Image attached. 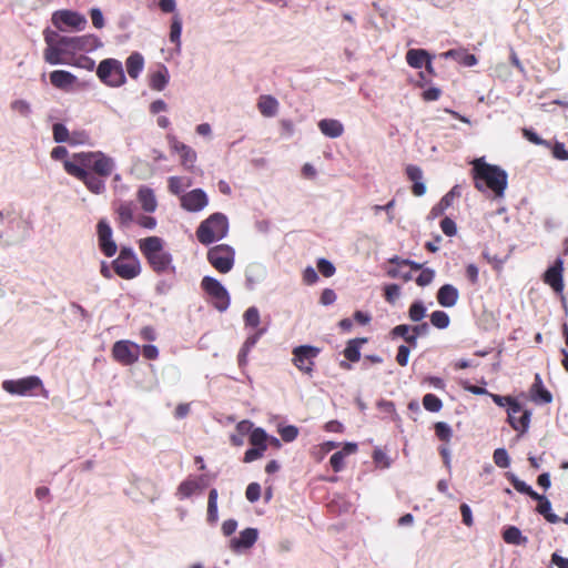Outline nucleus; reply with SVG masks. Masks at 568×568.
Instances as JSON below:
<instances>
[{
	"mask_svg": "<svg viewBox=\"0 0 568 568\" xmlns=\"http://www.w3.org/2000/svg\"><path fill=\"white\" fill-rule=\"evenodd\" d=\"M138 245L148 265L155 274L174 275L176 273L173 255L165 248L166 243L162 237L148 236L139 240Z\"/></svg>",
	"mask_w": 568,
	"mask_h": 568,
	"instance_id": "nucleus-1",
	"label": "nucleus"
},
{
	"mask_svg": "<svg viewBox=\"0 0 568 568\" xmlns=\"http://www.w3.org/2000/svg\"><path fill=\"white\" fill-rule=\"evenodd\" d=\"M471 174L474 185L478 191H484V185L491 190L497 197L504 195L507 187V173L498 165L485 162L483 158L473 162Z\"/></svg>",
	"mask_w": 568,
	"mask_h": 568,
	"instance_id": "nucleus-2",
	"label": "nucleus"
},
{
	"mask_svg": "<svg viewBox=\"0 0 568 568\" xmlns=\"http://www.w3.org/2000/svg\"><path fill=\"white\" fill-rule=\"evenodd\" d=\"M68 161L102 178H109L115 169L113 158L101 151L74 153Z\"/></svg>",
	"mask_w": 568,
	"mask_h": 568,
	"instance_id": "nucleus-3",
	"label": "nucleus"
},
{
	"mask_svg": "<svg viewBox=\"0 0 568 568\" xmlns=\"http://www.w3.org/2000/svg\"><path fill=\"white\" fill-rule=\"evenodd\" d=\"M489 396L496 405L500 407L508 406L507 420L514 430L518 432L520 435L528 430L531 417L530 410L524 409L520 403L511 396H501L490 393Z\"/></svg>",
	"mask_w": 568,
	"mask_h": 568,
	"instance_id": "nucleus-4",
	"label": "nucleus"
},
{
	"mask_svg": "<svg viewBox=\"0 0 568 568\" xmlns=\"http://www.w3.org/2000/svg\"><path fill=\"white\" fill-rule=\"evenodd\" d=\"M229 232V220L225 214L216 212L202 221L196 229L197 241L203 245H210L224 239Z\"/></svg>",
	"mask_w": 568,
	"mask_h": 568,
	"instance_id": "nucleus-5",
	"label": "nucleus"
},
{
	"mask_svg": "<svg viewBox=\"0 0 568 568\" xmlns=\"http://www.w3.org/2000/svg\"><path fill=\"white\" fill-rule=\"evenodd\" d=\"M114 273L123 280H133L141 274V263L131 247L123 246L112 262Z\"/></svg>",
	"mask_w": 568,
	"mask_h": 568,
	"instance_id": "nucleus-6",
	"label": "nucleus"
},
{
	"mask_svg": "<svg viewBox=\"0 0 568 568\" xmlns=\"http://www.w3.org/2000/svg\"><path fill=\"white\" fill-rule=\"evenodd\" d=\"M97 75L102 83L111 88H118L125 83V74L121 61L104 59L97 68Z\"/></svg>",
	"mask_w": 568,
	"mask_h": 568,
	"instance_id": "nucleus-7",
	"label": "nucleus"
},
{
	"mask_svg": "<svg viewBox=\"0 0 568 568\" xmlns=\"http://www.w3.org/2000/svg\"><path fill=\"white\" fill-rule=\"evenodd\" d=\"M209 263L220 273H229L235 263V251L227 244H217L206 253Z\"/></svg>",
	"mask_w": 568,
	"mask_h": 568,
	"instance_id": "nucleus-8",
	"label": "nucleus"
},
{
	"mask_svg": "<svg viewBox=\"0 0 568 568\" xmlns=\"http://www.w3.org/2000/svg\"><path fill=\"white\" fill-rule=\"evenodd\" d=\"M63 169L69 175L81 181L90 192L101 194L105 191V178L91 173L84 168L73 165V163L69 161H63Z\"/></svg>",
	"mask_w": 568,
	"mask_h": 568,
	"instance_id": "nucleus-9",
	"label": "nucleus"
},
{
	"mask_svg": "<svg viewBox=\"0 0 568 568\" xmlns=\"http://www.w3.org/2000/svg\"><path fill=\"white\" fill-rule=\"evenodd\" d=\"M321 349L312 345H300L292 351V363L303 374L312 376L315 366V358Z\"/></svg>",
	"mask_w": 568,
	"mask_h": 568,
	"instance_id": "nucleus-10",
	"label": "nucleus"
},
{
	"mask_svg": "<svg viewBox=\"0 0 568 568\" xmlns=\"http://www.w3.org/2000/svg\"><path fill=\"white\" fill-rule=\"evenodd\" d=\"M202 290L211 297L219 311H225L230 305V295L226 288L214 277L204 276L201 282Z\"/></svg>",
	"mask_w": 568,
	"mask_h": 568,
	"instance_id": "nucleus-11",
	"label": "nucleus"
},
{
	"mask_svg": "<svg viewBox=\"0 0 568 568\" xmlns=\"http://www.w3.org/2000/svg\"><path fill=\"white\" fill-rule=\"evenodd\" d=\"M51 21L53 26L63 31L70 28L75 31H81L87 27V19L83 14L72 10H58L52 13Z\"/></svg>",
	"mask_w": 568,
	"mask_h": 568,
	"instance_id": "nucleus-12",
	"label": "nucleus"
},
{
	"mask_svg": "<svg viewBox=\"0 0 568 568\" xmlns=\"http://www.w3.org/2000/svg\"><path fill=\"white\" fill-rule=\"evenodd\" d=\"M139 345L130 341H118L113 344L112 356L122 365H132L139 358Z\"/></svg>",
	"mask_w": 568,
	"mask_h": 568,
	"instance_id": "nucleus-13",
	"label": "nucleus"
},
{
	"mask_svg": "<svg viewBox=\"0 0 568 568\" xmlns=\"http://www.w3.org/2000/svg\"><path fill=\"white\" fill-rule=\"evenodd\" d=\"M41 386L42 382L38 376H28L16 381H4L2 383V387L6 392L22 396Z\"/></svg>",
	"mask_w": 568,
	"mask_h": 568,
	"instance_id": "nucleus-14",
	"label": "nucleus"
},
{
	"mask_svg": "<svg viewBox=\"0 0 568 568\" xmlns=\"http://www.w3.org/2000/svg\"><path fill=\"white\" fill-rule=\"evenodd\" d=\"M98 242L101 252L111 257L116 253L118 246L112 239V229L105 220H100L97 225Z\"/></svg>",
	"mask_w": 568,
	"mask_h": 568,
	"instance_id": "nucleus-15",
	"label": "nucleus"
},
{
	"mask_svg": "<svg viewBox=\"0 0 568 568\" xmlns=\"http://www.w3.org/2000/svg\"><path fill=\"white\" fill-rule=\"evenodd\" d=\"M209 203L206 193L202 189H194L181 196V206L189 212H199Z\"/></svg>",
	"mask_w": 568,
	"mask_h": 568,
	"instance_id": "nucleus-16",
	"label": "nucleus"
},
{
	"mask_svg": "<svg viewBox=\"0 0 568 568\" xmlns=\"http://www.w3.org/2000/svg\"><path fill=\"white\" fill-rule=\"evenodd\" d=\"M170 148L181 156V164L185 168H192L196 161L195 151L174 135H168Z\"/></svg>",
	"mask_w": 568,
	"mask_h": 568,
	"instance_id": "nucleus-17",
	"label": "nucleus"
},
{
	"mask_svg": "<svg viewBox=\"0 0 568 568\" xmlns=\"http://www.w3.org/2000/svg\"><path fill=\"white\" fill-rule=\"evenodd\" d=\"M562 272L564 262L558 258L544 274V282L557 293L564 290Z\"/></svg>",
	"mask_w": 568,
	"mask_h": 568,
	"instance_id": "nucleus-18",
	"label": "nucleus"
},
{
	"mask_svg": "<svg viewBox=\"0 0 568 568\" xmlns=\"http://www.w3.org/2000/svg\"><path fill=\"white\" fill-rule=\"evenodd\" d=\"M102 47L101 40L94 34H83L74 37L72 53L75 52H92Z\"/></svg>",
	"mask_w": 568,
	"mask_h": 568,
	"instance_id": "nucleus-19",
	"label": "nucleus"
},
{
	"mask_svg": "<svg viewBox=\"0 0 568 568\" xmlns=\"http://www.w3.org/2000/svg\"><path fill=\"white\" fill-rule=\"evenodd\" d=\"M530 398L537 404H549L552 402L551 393L544 386L539 374L535 375L534 383L529 389Z\"/></svg>",
	"mask_w": 568,
	"mask_h": 568,
	"instance_id": "nucleus-20",
	"label": "nucleus"
},
{
	"mask_svg": "<svg viewBox=\"0 0 568 568\" xmlns=\"http://www.w3.org/2000/svg\"><path fill=\"white\" fill-rule=\"evenodd\" d=\"M357 452V445L355 443H347L344 447L334 453L329 458V464L335 473H338L345 467V458Z\"/></svg>",
	"mask_w": 568,
	"mask_h": 568,
	"instance_id": "nucleus-21",
	"label": "nucleus"
},
{
	"mask_svg": "<svg viewBox=\"0 0 568 568\" xmlns=\"http://www.w3.org/2000/svg\"><path fill=\"white\" fill-rule=\"evenodd\" d=\"M437 302L443 307H453L456 305L459 293L458 290L452 284H444L437 292Z\"/></svg>",
	"mask_w": 568,
	"mask_h": 568,
	"instance_id": "nucleus-22",
	"label": "nucleus"
},
{
	"mask_svg": "<svg viewBox=\"0 0 568 568\" xmlns=\"http://www.w3.org/2000/svg\"><path fill=\"white\" fill-rule=\"evenodd\" d=\"M134 204L131 201L119 202L114 209L118 215V223L121 227H128L134 219Z\"/></svg>",
	"mask_w": 568,
	"mask_h": 568,
	"instance_id": "nucleus-23",
	"label": "nucleus"
},
{
	"mask_svg": "<svg viewBox=\"0 0 568 568\" xmlns=\"http://www.w3.org/2000/svg\"><path fill=\"white\" fill-rule=\"evenodd\" d=\"M265 333L264 328H260L254 334L248 336L245 342L243 343L239 355H237V363L241 368L245 367L247 364V356L250 351L255 346V344L258 342L261 336Z\"/></svg>",
	"mask_w": 568,
	"mask_h": 568,
	"instance_id": "nucleus-24",
	"label": "nucleus"
},
{
	"mask_svg": "<svg viewBox=\"0 0 568 568\" xmlns=\"http://www.w3.org/2000/svg\"><path fill=\"white\" fill-rule=\"evenodd\" d=\"M320 131L327 138L336 139L344 133L343 124L335 119H323L318 122Z\"/></svg>",
	"mask_w": 568,
	"mask_h": 568,
	"instance_id": "nucleus-25",
	"label": "nucleus"
},
{
	"mask_svg": "<svg viewBox=\"0 0 568 568\" xmlns=\"http://www.w3.org/2000/svg\"><path fill=\"white\" fill-rule=\"evenodd\" d=\"M136 196L139 203L145 212L152 213L156 210L158 202L152 189L148 186H141L138 191Z\"/></svg>",
	"mask_w": 568,
	"mask_h": 568,
	"instance_id": "nucleus-26",
	"label": "nucleus"
},
{
	"mask_svg": "<svg viewBox=\"0 0 568 568\" xmlns=\"http://www.w3.org/2000/svg\"><path fill=\"white\" fill-rule=\"evenodd\" d=\"M77 78L65 70H54L50 73V82L58 89H67L75 82Z\"/></svg>",
	"mask_w": 568,
	"mask_h": 568,
	"instance_id": "nucleus-27",
	"label": "nucleus"
},
{
	"mask_svg": "<svg viewBox=\"0 0 568 568\" xmlns=\"http://www.w3.org/2000/svg\"><path fill=\"white\" fill-rule=\"evenodd\" d=\"M257 109L266 118L274 116L278 111V101L270 94H263L258 98Z\"/></svg>",
	"mask_w": 568,
	"mask_h": 568,
	"instance_id": "nucleus-28",
	"label": "nucleus"
},
{
	"mask_svg": "<svg viewBox=\"0 0 568 568\" xmlns=\"http://www.w3.org/2000/svg\"><path fill=\"white\" fill-rule=\"evenodd\" d=\"M365 343H367L365 337L349 339L343 351L344 357L352 363L358 362L361 358V346Z\"/></svg>",
	"mask_w": 568,
	"mask_h": 568,
	"instance_id": "nucleus-29",
	"label": "nucleus"
},
{
	"mask_svg": "<svg viewBox=\"0 0 568 568\" xmlns=\"http://www.w3.org/2000/svg\"><path fill=\"white\" fill-rule=\"evenodd\" d=\"M126 72L130 78L138 79L144 68V59L141 53H131L125 61Z\"/></svg>",
	"mask_w": 568,
	"mask_h": 568,
	"instance_id": "nucleus-30",
	"label": "nucleus"
},
{
	"mask_svg": "<svg viewBox=\"0 0 568 568\" xmlns=\"http://www.w3.org/2000/svg\"><path fill=\"white\" fill-rule=\"evenodd\" d=\"M429 53L424 49H410L406 53V61L409 67L420 69L429 60Z\"/></svg>",
	"mask_w": 568,
	"mask_h": 568,
	"instance_id": "nucleus-31",
	"label": "nucleus"
},
{
	"mask_svg": "<svg viewBox=\"0 0 568 568\" xmlns=\"http://www.w3.org/2000/svg\"><path fill=\"white\" fill-rule=\"evenodd\" d=\"M538 501L536 510L544 516V518L550 524H557L560 519L551 511L550 501L544 496L538 494L537 498H532Z\"/></svg>",
	"mask_w": 568,
	"mask_h": 568,
	"instance_id": "nucleus-32",
	"label": "nucleus"
},
{
	"mask_svg": "<svg viewBox=\"0 0 568 568\" xmlns=\"http://www.w3.org/2000/svg\"><path fill=\"white\" fill-rule=\"evenodd\" d=\"M203 488L201 478H187L183 480L178 487V496L183 498L191 497L195 491Z\"/></svg>",
	"mask_w": 568,
	"mask_h": 568,
	"instance_id": "nucleus-33",
	"label": "nucleus"
},
{
	"mask_svg": "<svg viewBox=\"0 0 568 568\" xmlns=\"http://www.w3.org/2000/svg\"><path fill=\"white\" fill-rule=\"evenodd\" d=\"M169 83V72L166 67L162 65L158 71L153 72L149 79V85L152 90L162 91Z\"/></svg>",
	"mask_w": 568,
	"mask_h": 568,
	"instance_id": "nucleus-34",
	"label": "nucleus"
},
{
	"mask_svg": "<svg viewBox=\"0 0 568 568\" xmlns=\"http://www.w3.org/2000/svg\"><path fill=\"white\" fill-rule=\"evenodd\" d=\"M257 539V530L255 528H246L240 532V536L232 540L235 548H250Z\"/></svg>",
	"mask_w": 568,
	"mask_h": 568,
	"instance_id": "nucleus-35",
	"label": "nucleus"
},
{
	"mask_svg": "<svg viewBox=\"0 0 568 568\" xmlns=\"http://www.w3.org/2000/svg\"><path fill=\"white\" fill-rule=\"evenodd\" d=\"M65 53L59 45L47 47L43 51L44 61L49 64H62L68 63L62 59V54Z\"/></svg>",
	"mask_w": 568,
	"mask_h": 568,
	"instance_id": "nucleus-36",
	"label": "nucleus"
},
{
	"mask_svg": "<svg viewBox=\"0 0 568 568\" xmlns=\"http://www.w3.org/2000/svg\"><path fill=\"white\" fill-rule=\"evenodd\" d=\"M503 538L505 542L510 545H521L527 541V538L521 535V531L515 527L509 526L503 532Z\"/></svg>",
	"mask_w": 568,
	"mask_h": 568,
	"instance_id": "nucleus-37",
	"label": "nucleus"
},
{
	"mask_svg": "<svg viewBox=\"0 0 568 568\" xmlns=\"http://www.w3.org/2000/svg\"><path fill=\"white\" fill-rule=\"evenodd\" d=\"M508 480L513 485V487L521 494H525L529 496L531 499L537 498L538 493L535 491L529 485H527L524 480H520L518 477H516L514 474L507 475Z\"/></svg>",
	"mask_w": 568,
	"mask_h": 568,
	"instance_id": "nucleus-38",
	"label": "nucleus"
},
{
	"mask_svg": "<svg viewBox=\"0 0 568 568\" xmlns=\"http://www.w3.org/2000/svg\"><path fill=\"white\" fill-rule=\"evenodd\" d=\"M268 436L263 428H254L248 437V442L253 447H263L267 449Z\"/></svg>",
	"mask_w": 568,
	"mask_h": 568,
	"instance_id": "nucleus-39",
	"label": "nucleus"
},
{
	"mask_svg": "<svg viewBox=\"0 0 568 568\" xmlns=\"http://www.w3.org/2000/svg\"><path fill=\"white\" fill-rule=\"evenodd\" d=\"M181 32H182V19L179 14H174L172 18L170 41L176 45L178 49L181 47Z\"/></svg>",
	"mask_w": 568,
	"mask_h": 568,
	"instance_id": "nucleus-40",
	"label": "nucleus"
},
{
	"mask_svg": "<svg viewBox=\"0 0 568 568\" xmlns=\"http://www.w3.org/2000/svg\"><path fill=\"white\" fill-rule=\"evenodd\" d=\"M207 520L210 523L217 521V490L215 488L211 489L209 493Z\"/></svg>",
	"mask_w": 568,
	"mask_h": 568,
	"instance_id": "nucleus-41",
	"label": "nucleus"
},
{
	"mask_svg": "<svg viewBox=\"0 0 568 568\" xmlns=\"http://www.w3.org/2000/svg\"><path fill=\"white\" fill-rule=\"evenodd\" d=\"M434 430H435L436 437L439 440H442L446 444L450 442V439L453 437V430H452V427L447 423H445V422L435 423Z\"/></svg>",
	"mask_w": 568,
	"mask_h": 568,
	"instance_id": "nucleus-42",
	"label": "nucleus"
},
{
	"mask_svg": "<svg viewBox=\"0 0 568 568\" xmlns=\"http://www.w3.org/2000/svg\"><path fill=\"white\" fill-rule=\"evenodd\" d=\"M53 140L57 143H69L70 132L62 123H54L52 126Z\"/></svg>",
	"mask_w": 568,
	"mask_h": 568,
	"instance_id": "nucleus-43",
	"label": "nucleus"
},
{
	"mask_svg": "<svg viewBox=\"0 0 568 568\" xmlns=\"http://www.w3.org/2000/svg\"><path fill=\"white\" fill-rule=\"evenodd\" d=\"M430 323L439 329L448 327L450 320L446 312L435 311L430 314Z\"/></svg>",
	"mask_w": 568,
	"mask_h": 568,
	"instance_id": "nucleus-44",
	"label": "nucleus"
},
{
	"mask_svg": "<svg viewBox=\"0 0 568 568\" xmlns=\"http://www.w3.org/2000/svg\"><path fill=\"white\" fill-rule=\"evenodd\" d=\"M423 406L428 412L437 413L442 409L443 403L440 398L429 393L423 397Z\"/></svg>",
	"mask_w": 568,
	"mask_h": 568,
	"instance_id": "nucleus-45",
	"label": "nucleus"
},
{
	"mask_svg": "<svg viewBox=\"0 0 568 568\" xmlns=\"http://www.w3.org/2000/svg\"><path fill=\"white\" fill-rule=\"evenodd\" d=\"M426 315V307L420 301L414 302L408 310V316L413 322H420Z\"/></svg>",
	"mask_w": 568,
	"mask_h": 568,
	"instance_id": "nucleus-46",
	"label": "nucleus"
},
{
	"mask_svg": "<svg viewBox=\"0 0 568 568\" xmlns=\"http://www.w3.org/2000/svg\"><path fill=\"white\" fill-rule=\"evenodd\" d=\"M90 142V134L85 130H77L73 132H70V141L69 145H83L89 144Z\"/></svg>",
	"mask_w": 568,
	"mask_h": 568,
	"instance_id": "nucleus-47",
	"label": "nucleus"
},
{
	"mask_svg": "<svg viewBox=\"0 0 568 568\" xmlns=\"http://www.w3.org/2000/svg\"><path fill=\"white\" fill-rule=\"evenodd\" d=\"M260 312L255 306L248 307L244 313V323L246 326L257 327L260 325Z\"/></svg>",
	"mask_w": 568,
	"mask_h": 568,
	"instance_id": "nucleus-48",
	"label": "nucleus"
},
{
	"mask_svg": "<svg viewBox=\"0 0 568 568\" xmlns=\"http://www.w3.org/2000/svg\"><path fill=\"white\" fill-rule=\"evenodd\" d=\"M494 463L500 468H507L510 465V458L505 448H497L493 454Z\"/></svg>",
	"mask_w": 568,
	"mask_h": 568,
	"instance_id": "nucleus-49",
	"label": "nucleus"
},
{
	"mask_svg": "<svg viewBox=\"0 0 568 568\" xmlns=\"http://www.w3.org/2000/svg\"><path fill=\"white\" fill-rule=\"evenodd\" d=\"M317 268H318V272L325 276V277H331L335 274V266L333 265L332 262H329L328 260L326 258H320L317 261Z\"/></svg>",
	"mask_w": 568,
	"mask_h": 568,
	"instance_id": "nucleus-50",
	"label": "nucleus"
},
{
	"mask_svg": "<svg viewBox=\"0 0 568 568\" xmlns=\"http://www.w3.org/2000/svg\"><path fill=\"white\" fill-rule=\"evenodd\" d=\"M435 277V271L432 268H423L416 277V284L420 287L429 285Z\"/></svg>",
	"mask_w": 568,
	"mask_h": 568,
	"instance_id": "nucleus-51",
	"label": "nucleus"
},
{
	"mask_svg": "<svg viewBox=\"0 0 568 568\" xmlns=\"http://www.w3.org/2000/svg\"><path fill=\"white\" fill-rule=\"evenodd\" d=\"M400 287L397 284H388L384 288V297L385 300L393 304L399 297Z\"/></svg>",
	"mask_w": 568,
	"mask_h": 568,
	"instance_id": "nucleus-52",
	"label": "nucleus"
},
{
	"mask_svg": "<svg viewBox=\"0 0 568 568\" xmlns=\"http://www.w3.org/2000/svg\"><path fill=\"white\" fill-rule=\"evenodd\" d=\"M278 433L281 435V438L284 442L290 443V442H293L297 437L298 429H297V427H295L293 425H288V426L280 428Z\"/></svg>",
	"mask_w": 568,
	"mask_h": 568,
	"instance_id": "nucleus-53",
	"label": "nucleus"
},
{
	"mask_svg": "<svg viewBox=\"0 0 568 568\" xmlns=\"http://www.w3.org/2000/svg\"><path fill=\"white\" fill-rule=\"evenodd\" d=\"M266 452V449H264L263 447H253L247 449L244 454V457H243V462L244 463H252L254 460H257L260 459L261 457H263L264 453Z\"/></svg>",
	"mask_w": 568,
	"mask_h": 568,
	"instance_id": "nucleus-54",
	"label": "nucleus"
},
{
	"mask_svg": "<svg viewBox=\"0 0 568 568\" xmlns=\"http://www.w3.org/2000/svg\"><path fill=\"white\" fill-rule=\"evenodd\" d=\"M245 496H246L247 500L251 501V503L257 501L260 499V497H261V486H260V484L251 483L246 487Z\"/></svg>",
	"mask_w": 568,
	"mask_h": 568,
	"instance_id": "nucleus-55",
	"label": "nucleus"
},
{
	"mask_svg": "<svg viewBox=\"0 0 568 568\" xmlns=\"http://www.w3.org/2000/svg\"><path fill=\"white\" fill-rule=\"evenodd\" d=\"M388 262L390 264H396L397 266L407 265V266H409L414 271H422L423 270V264L417 263V262L412 261V260H404V258H400L398 256H394V257L389 258Z\"/></svg>",
	"mask_w": 568,
	"mask_h": 568,
	"instance_id": "nucleus-56",
	"label": "nucleus"
},
{
	"mask_svg": "<svg viewBox=\"0 0 568 568\" xmlns=\"http://www.w3.org/2000/svg\"><path fill=\"white\" fill-rule=\"evenodd\" d=\"M10 106L23 116H28L31 112L30 104L26 100H14Z\"/></svg>",
	"mask_w": 568,
	"mask_h": 568,
	"instance_id": "nucleus-57",
	"label": "nucleus"
},
{
	"mask_svg": "<svg viewBox=\"0 0 568 568\" xmlns=\"http://www.w3.org/2000/svg\"><path fill=\"white\" fill-rule=\"evenodd\" d=\"M440 229L447 236H454L457 233L456 223L447 216L440 221Z\"/></svg>",
	"mask_w": 568,
	"mask_h": 568,
	"instance_id": "nucleus-58",
	"label": "nucleus"
},
{
	"mask_svg": "<svg viewBox=\"0 0 568 568\" xmlns=\"http://www.w3.org/2000/svg\"><path fill=\"white\" fill-rule=\"evenodd\" d=\"M72 65H75L78 68H82L89 71H92L94 69V60L87 57V55H80L73 62H69Z\"/></svg>",
	"mask_w": 568,
	"mask_h": 568,
	"instance_id": "nucleus-59",
	"label": "nucleus"
},
{
	"mask_svg": "<svg viewBox=\"0 0 568 568\" xmlns=\"http://www.w3.org/2000/svg\"><path fill=\"white\" fill-rule=\"evenodd\" d=\"M455 189H453L452 191H449L447 194H445L442 200L439 201V203L437 204V206H435L433 209V212L435 211H439V213L444 212L445 210H447L452 203H453V200H454V195H455V192H454Z\"/></svg>",
	"mask_w": 568,
	"mask_h": 568,
	"instance_id": "nucleus-60",
	"label": "nucleus"
},
{
	"mask_svg": "<svg viewBox=\"0 0 568 568\" xmlns=\"http://www.w3.org/2000/svg\"><path fill=\"white\" fill-rule=\"evenodd\" d=\"M523 135L531 143L536 144V145H546V146H549V143L545 140H542L541 138H539V135L534 132L532 130L530 129H523Z\"/></svg>",
	"mask_w": 568,
	"mask_h": 568,
	"instance_id": "nucleus-61",
	"label": "nucleus"
},
{
	"mask_svg": "<svg viewBox=\"0 0 568 568\" xmlns=\"http://www.w3.org/2000/svg\"><path fill=\"white\" fill-rule=\"evenodd\" d=\"M406 175L413 182H419L423 179V171L419 166L409 164L406 168Z\"/></svg>",
	"mask_w": 568,
	"mask_h": 568,
	"instance_id": "nucleus-62",
	"label": "nucleus"
},
{
	"mask_svg": "<svg viewBox=\"0 0 568 568\" xmlns=\"http://www.w3.org/2000/svg\"><path fill=\"white\" fill-rule=\"evenodd\" d=\"M552 155L554 158L561 161L568 160V150H566L565 144L562 142H556L554 144Z\"/></svg>",
	"mask_w": 568,
	"mask_h": 568,
	"instance_id": "nucleus-63",
	"label": "nucleus"
},
{
	"mask_svg": "<svg viewBox=\"0 0 568 568\" xmlns=\"http://www.w3.org/2000/svg\"><path fill=\"white\" fill-rule=\"evenodd\" d=\"M184 189L183 180L179 176H171L169 179V190L173 194H180Z\"/></svg>",
	"mask_w": 568,
	"mask_h": 568,
	"instance_id": "nucleus-64",
	"label": "nucleus"
}]
</instances>
